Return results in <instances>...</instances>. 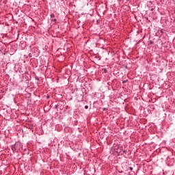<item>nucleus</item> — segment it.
<instances>
[{
    "label": "nucleus",
    "mask_w": 175,
    "mask_h": 175,
    "mask_svg": "<svg viewBox=\"0 0 175 175\" xmlns=\"http://www.w3.org/2000/svg\"><path fill=\"white\" fill-rule=\"evenodd\" d=\"M112 55H114V57H113L112 58V59H117V57H118L116 54V53H112Z\"/></svg>",
    "instance_id": "f257e3e1"
},
{
    "label": "nucleus",
    "mask_w": 175,
    "mask_h": 175,
    "mask_svg": "<svg viewBox=\"0 0 175 175\" xmlns=\"http://www.w3.org/2000/svg\"><path fill=\"white\" fill-rule=\"evenodd\" d=\"M104 73H107V70L105 69L104 70Z\"/></svg>",
    "instance_id": "20e7f679"
},
{
    "label": "nucleus",
    "mask_w": 175,
    "mask_h": 175,
    "mask_svg": "<svg viewBox=\"0 0 175 175\" xmlns=\"http://www.w3.org/2000/svg\"><path fill=\"white\" fill-rule=\"evenodd\" d=\"M50 17L51 18H54L55 17V15H54V14H51Z\"/></svg>",
    "instance_id": "f03ea898"
},
{
    "label": "nucleus",
    "mask_w": 175,
    "mask_h": 175,
    "mask_svg": "<svg viewBox=\"0 0 175 175\" xmlns=\"http://www.w3.org/2000/svg\"><path fill=\"white\" fill-rule=\"evenodd\" d=\"M51 21H57V19L52 18Z\"/></svg>",
    "instance_id": "7ed1b4c3"
},
{
    "label": "nucleus",
    "mask_w": 175,
    "mask_h": 175,
    "mask_svg": "<svg viewBox=\"0 0 175 175\" xmlns=\"http://www.w3.org/2000/svg\"><path fill=\"white\" fill-rule=\"evenodd\" d=\"M133 168H132V167H130V170H133Z\"/></svg>",
    "instance_id": "423d86ee"
},
{
    "label": "nucleus",
    "mask_w": 175,
    "mask_h": 175,
    "mask_svg": "<svg viewBox=\"0 0 175 175\" xmlns=\"http://www.w3.org/2000/svg\"><path fill=\"white\" fill-rule=\"evenodd\" d=\"M85 109H88V105H85Z\"/></svg>",
    "instance_id": "39448f33"
}]
</instances>
